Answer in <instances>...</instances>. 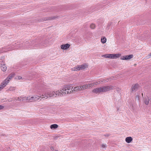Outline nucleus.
Listing matches in <instances>:
<instances>
[{
    "label": "nucleus",
    "instance_id": "9",
    "mask_svg": "<svg viewBox=\"0 0 151 151\" xmlns=\"http://www.w3.org/2000/svg\"><path fill=\"white\" fill-rule=\"evenodd\" d=\"M6 80H4L0 84V91L3 89L8 83V81Z\"/></svg>",
    "mask_w": 151,
    "mask_h": 151
},
{
    "label": "nucleus",
    "instance_id": "3",
    "mask_svg": "<svg viewBox=\"0 0 151 151\" xmlns=\"http://www.w3.org/2000/svg\"><path fill=\"white\" fill-rule=\"evenodd\" d=\"M60 89L57 91H48L45 93V95L46 99L48 97H56L57 96L62 97V93L60 91Z\"/></svg>",
    "mask_w": 151,
    "mask_h": 151
},
{
    "label": "nucleus",
    "instance_id": "33",
    "mask_svg": "<svg viewBox=\"0 0 151 151\" xmlns=\"http://www.w3.org/2000/svg\"><path fill=\"white\" fill-rule=\"evenodd\" d=\"M50 149H51L52 150H54V147L52 146H51V147H50Z\"/></svg>",
    "mask_w": 151,
    "mask_h": 151
},
{
    "label": "nucleus",
    "instance_id": "14",
    "mask_svg": "<svg viewBox=\"0 0 151 151\" xmlns=\"http://www.w3.org/2000/svg\"><path fill=\"white\" fill-rule=\"evenodd\" d=\"M59 16L58 17H46L45 18L43 19V21H46L48 20H53L54 19H55L57 18H58Z\"/></svg>",
    "mask_w": 151,
    "mask_h": 151
},
{
    "label": "nucleus",
    "instance_id": "10",
    "mask_svg": "<svg viewBox=\"0 0 151 151\" xmlns=\"http://www.w3.org/2000/svg\"><path fill=\"white\" fill-rule=\"evenodd\" d=\"M132 55H127L123 56L121 57V59L122 60H129L132 58L133 57Z\"/></svg>",
    "mask_w": 151,
    "mask_h": 151
},
{
    "label": "nucleus",
    "instance_id": "31",
    "mask_svg": "<svg viewBox=\"0 0 151 151\" xmlns=\"http://www.w3.org/2000/svg\"><path fill=\"white\" fill-rule=\"evenodd\" d=\"M96 85H97L98 84H99L100 83H101V81H96Z\"/></svg>",
    "mask_w": 151,
    "mask_h": 151
},
{
    "label": "nucleus",
    "instance_id": "12",
    "mask_svg": "<svg viewBox=\"0 0 151 151\" xmlns=\"http://www.w3.org/2000/svg\"><path fill=\"white\" fill-rule=\"evenodd\" d=\"M92 91L93 93L96 94L102 93L101 87L93 89Z\"/></svg>",
    "mask_w": 151,
    "mask_h": 151
},
{
    "label": "nucleus",
    "instance_id": "15",
    "mask_svg": "<svg viewBox=\"0 0 151 151\" xmlns=\"http://www.w3.org/2000/svg\"><path fill=\"white\" fill-rule=\"evenodd\" d=\"M14 75L15 74L14 73H12L9 75L8 77L5 80H6L7 81H8V83L10 80L14 77Z\"/></svg>",
    "mask_w": 151,
    "mask_h": 151
},
{
    "label": "nucleus",
    "instance_id": "20",
    "mask_svg": "<svg viewBox=\"0 0 151 151\" xmlns=\"http://www.w3.org/2000/svg\"><path fill=\"white\" fill-rule=\"evenodd\" d=\"M58 127V125L56 124H54L51 125L50 126L51 129H55L57 128Z\"/></svg>",
    "mask_w": 151,
    "mask_h": 151
},
{
    "label": "nucleus",
    "instance_id": "28",
    "mask_svg": "<svg viewBox=\"0 0 151 151\" xmlns=\"http://www.w3.org/2000/svg\"><path fill=\"white\" fill-rule=\"evenodd\" d=\"M101 146L102 149H105L106 147V145L104 144H102L101 145Z\"/></svg>",
    "mask_w": 151,
    "mask_h": 151
},
{
    "label": "nucleus",
    "instance_id": "26",
    "mask_svg": "<svg viewBox=\"0 0 151 151\" xmlns=\"http://www.w3.org/2000/svg\"><path fill=\"white\" fill-rule=\"evenodd\" d=\"M15 90V88L14 87H10L8 89V90L10 91H14Z\"/></svg>",
    "mask_w": 151,
    "mask_h": 151
},
{
    "label": "nucleus",
    "instance_id": "16",
    "mask_svg": "<svg viewBox=\"0 0 151 151\" xmlns=\"http://www.w3.org/2000/svg\"><path fill=\"white\" fill-rule=\"evenodd\" d=\"M3 63V64H1V69L3 71H5L6 70L7 67L4 64V63Z\"/></svg>",
    "mask_w": 151,
    "mask_h": 151
},
{
    "label": "nucleus",
    "instance_id": "4",
    "mask_svg": "<svg viewBox=\"0 0 151 151\" xmlns=\"http://www.w3.org/2000/svg\"><path fill=\"white\" fill-rule=\"evenodd\" d=\"M15 100V101H20L24 102H33L32 96H28L27 97L21 96L17 98Z\"/></svg>",
    "mask_w": 151,
    "mask_h": 151
},
{
    "label": "nucleus",
    "instance_id": "19",
    "mask_svg": "<svg viewBox=\"0 0 151 151\" xmlns=\"http://www.w3.org/2000/svg\"><path fill=\"white\" fill-rule=\"evenodd\" d=\"M111 79V78H108L106 79H104L102 80H101V83H104L106 82H108L109 81H110V80Z\"/></svg>",
    "mask_w": 151,
    "mask_h": 151
},
{
    "label": "nucleus",
    "instance_id": "18",
    "mask_svg": "<svg viewBox=\"0 0 151 151\" xmlns=\"http://www.w3.org/2000/svg\"><path fill=\"white\" fill-rule=\"evenodd\" d=\"M150 99L148 98L147 99L146 98H145L144 99V103L146 105H148L149 104V101Z\"/></svg>",
    "mask_w": 151,
    "mask_h": 151
},
{
    "label": "nucleus",
    "instance_id": "35",
    "mask_svg": "<svg viewBox=\"0 0 151 151\" xmlns=\"http://www.w3.org/2000/svg\"><path fill=\"white\" fill-rule=\"evenodd\" d=\"M148 56H149V57H151V52L149 54Z\"/></svg>",
    "mask_w": 151,
    "mask_h": 151
},
{
    "label": "nucleus",
    "instance_id": "22",
    "mask_svg": "<svg viewBox=\"0 0 151 151\" xmlns=\"http://www.w3.org/2000/svg\"><path fill=\"white\" fill-rule=\"evenodd\" d=\"M84 85H86V87L85 88V89L88 88H89V87L92 88L93 87V85L92 84H84Z\"/></svg>",
    "mask_w": 151,
    "mask_h": 151
},
{
    "label": "nucleus",
    "instance_id": "6",
    "mask_svg": "<svg viewBox=\"0 0 151 151\" xmlns=\"http://www.w3.org/2000/svg\"><path fill=\"white\" fill-rule=\"evenodd\" d=\"M101 92H104L109 91L112 89L114 87L112 86H106L101 87Z\"/></svg>",
    "mask_w": 151,
    "mask_h": 151
},
{
    "label": "nucleus",
    "instance_id": "30",
    "mask_svg": "<svg viewBox=\"0 0 151 151\" xmlns=\"http://www.w3.org/2000/svg\"><path fill=\"white\" fill-rule=\"evenodd\" d=\"M110 134H105L104 135L106 137H109V136Z\"/></svg>",
    "mask_w": 151,
    "mask_h": 151
},
{
    "label": "nucleus",
    "instance_id": "29",
    "mask_svg": "<svg viewBox=\"0 0 151 151\" xmlns=\"http://www.w3.org/2000/svg\"><path fill=\"white\" fill-rule=\"evenodd\" d=\"M109 54H106L103 55L102 56L103 57L109 58Z\"/></svg>",
    "mask_w": 151,
    "mask_h": 151
},
{
    "label": "nucleus",
    "instance_id": "37",
    "mask_svg": "<svg viewBox=\"0 0 151 151\" xmlns=\"http://www.w3.org/2000/svg\"><path fill=\"white\" fill-rule=\"evenodd\" d=\"M58 151V150H55V151Z\"/></svg>",
    "mask_w": 151,
    "mask_h": 151
},
{
    "label": "nucleus",
    "instance_id": "7",
    "mask_svg": "<svg viewBox=\"0 0 151 151\" xmlns=\"http://www.w3.org/2000/svg\"><path fill=\"white\" fill-rule=\"evenodd\" d=\"M45 94L42 95L41 96L40 95V96L37 95H34L32 96L33 102L38 101L40 98H41L42 99L43 98H45Z\"/></svg>",
    "mask_w": 151,
    "mask_h": 151
},
{
    "label": "nucleus",
    "instance_id": "25",
    "mask_svg": "<svg viewBox=\"0 0 151 151\" xmlns=\"http://www.w3.org/2000/svg\"><path fill=\"white\" fill-rule=\"evenodd\" d=\"M71 70L75 71V70H79L78 69V65H77L75 67L73 68H72L71 69Z\"/></svg>",
    "mask_w": 151,
    "mask_h": 151
},
{
    "label": "nucleus",
    "instance_id": "1",
    "mask_svg": "<svg viewBox=\"0 0 151 151\" xmlns=\"http://www.w3.org/2000/svg\"><path fill=\"white\" fill-rule=\"evenodd\" d=\"M32 43L31 42H26L24 43H20L19 42H13L8 47H6L7 51H10L19 48H22L24 47V48L28 49L32 48Z\"/></svg>",
    "mask_w": 151,
    "mask_h": 151
},
{
    "label": "nucleus",
    "instance_id": "13",
    "mask_svg": "<svg viewBox=\"0 0 151 151\" xmlns=\"http://www.w3.org/2000/svg\"><path fill=\"white\" fill-rule=\"evenodd\" d=\"M78 67L79 70L85 69L88 67V65L84 63L82 65H78Z\"/></svg>",
    "mask_w": 151,
    "mask_h": 151
},
{
    "label": "nucleus",
    "instance_id": "24",
    "mask_svg": "<svg viewBox=\"0 0 151 151\" xmlns=\"http://www.w3.org/2000/svg\"><path fill=\"white\" fill-rule=\"evenodd\" d=\"M7 51V50L6 47H5V48L3 47L2 48L1 50L0 49V53Z\"/></svg>",
    "mask_w": 151,
    "mask_h": 151
},
{
    "label": "nucleus",
    "instance_id": "34",
    "mask_svg": "<svg viewBox=\"0 0 151 151\" xmlns=\"http://www.w3.org/2000/svg\"><path fill=\"white\" fill-rule=\"evenodd\" d=\"M22 78V77L20 76H17V78L19 80H20Z\"/></svg>",
    "mask_w": 151,
    "mask_h": 151
},
{
    "label": "nucleus",
    "instance_id": "8",
    "mask_svg": "<svg viewBox=\"0 0 151 151\" xmlns=\"http://www.w3.org/2000/svg\"><path fill=\"white\" fill-rule=\"evenodd\" d=\"M109 58L115 59L121 56L120 54H109Z\"/></svg>",
    "mask_w": 151,
    "mask_h": 151
},
{
    "label": "nucleus",
    "instance_id": "27",
    "mask_svg": "<svg viewBox=\"0 0 151 151\" xmlns=\"http://www.w3.org/2000/svg\"><path fill=\"white\" fill-rule=\"evenodd\" d=\"M90 28L92 29H94L96 27V25L95 24H91L90 25Z\"/></svg>",
    "mask_w": 151,
    "mask_h": 151
},
{
    "label": "nucleus",
    "instance_id": "17",
    "mask_svg": "<svg viewBox=\"0 0 151 151\" xmlns=\"http://www.w3.org/2000/svg\"><path fill=\"white\" fill-rule=\"evenodd\" d=\"M139 86L137 84H135L132 86V91H133L136 90Z\"/></svg>",
    "mask_w": 151,
    "mask_h": 151
},
{
    "label": "nucleus",
    "instance_id": "36",
    "mask_svg": "<svg viewBox=\"0 0 151 151\" xmlns=\"http://www.w3.org/2000/svg\"><path fill=\"white\" fill-rule=\"evenodd\" d=\"M92 84L93 85V86H94V85H96V83H92Z\"/></svg>",
    "mask_w": 151,
    "mask_h": 151
},
{
    "label": "nucleus",
    "instance_id": "38",
    "mask_svg": "<svg viewBox=\"0 0 151 151\" xmlns=\"http://www.w3.org/2000/svg\"><path fill=\"white\" fill-rule=\"evenodd\" d=\"M142 96H143V93H142Z\"/></svg>",
    "mask_w": 151,
    "mask_h": 151
},
{
    "label": "nucleus",
    "instance_id": "2",
    "mask_svg": "<svg viewBox=\"0 0 151 151\" xmlns=\"http://www.w3.org/2000/svg\"><path fill=\"white\" fill-rule=\"evenodd\" d=\"M73 87L71 84L67 85L60 89L62 96L73 93Z\"/></svg>",
    "mask_w": 151,
    "mask_h": 151
},
{
    "label": "nucleus",
    "instance_id": "32",
    "mask_svg": "<svg viewBox=\"0 0 151 151\" xmlns=\"http://www.w3.org/2000/svg\"><path fill=\"white\" fill-rule=\"evenodd\" d=\"M4 108V106L2 105H0V110Z\"/></svg>",
    "mask_w": 151,
    "mask_h": 151
},
{
    "label": "nucleus",
    "instance_id": "11",
    "mask_svg": "<svg viewBox=\"0 0 151 151\" xmlns=\"http://www.w3.org/2000/svg\"><path fill=\"white\" fill-rule=\"evenodd\" d=\"M70 45L69 44L67 43L65 44H63L60 46L61 49L63 50H66L69 48Z\"/></svg>",
    "mask_w": 151,
    "mask_h": 151
},
{
    "label": "nucleus",
    "instance_id": "5",
    "mask_svg": "<svg viewBox=\"0 0 151 151\" xmlns=\"http://www.w3.org/2000/svg\"><path fill=\"white\" fill-rule=\"evenodd\" d=\"M86 85H80L79 86H77L73 88V92H81L82 91L85 89V88L86 87Z\"/></svg>",
    "mask_w": 151,
    "mask_h": 151
},
{
    "label": "nucleus",
    "instance_id": "21",
    "mask_svg": "<svg viewBox=\"0 0 151 151\" xmlns=\"http://www.w3.org/2000/svg\"><path fill=\"white\" fill-rule=\"evenodd\" d=\"M132 140V138L131 137H127L126 138V142H131Z\"/></svg>",
    "mask_w": 151,
    "mask_h": 151
},
{
    "label": "nucleus",
    "instance_id": "23",
    "mask_svg": "<svg viewBox=\"0 0 151 151\" xmlns=\"http://www.w3.org/2000/svg\"><path fill=\"white\" fill-rule=\"evenodd\" d=\"M101 40L102 43L104 44L106 42V39L105 37H103L101 38Z\"/></svg>",
    "mask_w": 151,
    "mask_h": 151
}]
</instances>
